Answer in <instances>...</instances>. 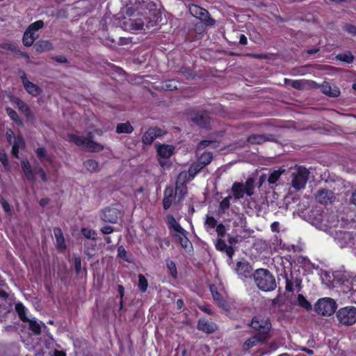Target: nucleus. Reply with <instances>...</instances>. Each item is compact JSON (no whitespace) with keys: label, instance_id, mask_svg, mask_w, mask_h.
Instances as JSON below:
<instances>
[{"label":"nucleus","instance_id":"obj_1","mask_svg":"<svg viewBox=\"0 0 356 356\" xmlns=\"http://www.w3.org/2000/svg\"><path fill=\"white\" fill-rule=\"evenodd\" d=\"M321 277L323 282L327 286H337V284H339L341 280L343 291L345 293L351 291V298L353 301L356 302V276L350 279H346L345 274L341 275L338 273L334 274L325 270H322Z\"/></svg>","mask_w":356,"mask_h":356},{"label":"nucleus","instance_id":"obj_2","mask_svg":"<svg viewBox=\"0 0 356 356\" xmlns=\"http://www.w3.org/2000/svg\"><path fill=\"white\" fill-rule=\"evenodd\" d=\"M254 280L257 287L263 291H272L277 286L274 275L265 268H259L253 274Z\"/></svg>","mask_w":356,"mask_h":356},{"label":"nucleus","instance_id":"obj_3","mask_svg":"<svg viewBox=\"0 0 356 356\" xmlns=\"http://www.w3.org/2000/svg\"><path fill=\"white\" fill-rule=\"evenodd\" d=\"M67 138L70 141L74 143V144L81 147L85 150L99 152L103 149V146L101 144L92 140L91 133H89L86 137L76 134H68Z\"/></svg>","mask_w":356,"mask_h":356},{"label":"nucleus","instance_id":"obj_4","mask_svg":"<svg viewBox=\"0 0 356 356\" xmlns=\"http://www.w3.org/2000/svg\"><path fill=\"white\" fill-rule=\"evenodd\" d=\"M210 291L212 294L214 301L222 309L227 311L229 309L227 302V293L222 283L218 280L215 284L210 285Z\"/></svg>","mask_w":356,"mask_h":356},{"label":"nucleus","instance_id":"obj_5","mask_svg":"<svg viewBox=\"0 0 356 356\" xmlns=\"http://www.w3.org/2000/svg\"><path fill=\"white\" fill-rule=\"evenodd\" d=\"M337 309V303L331 298H323L319 299L314 305L315 312L322 316H331Z\"/></svg>","mask_w":356,"mask_h":356},{"label":"nucleus","instance_id":"obj_6","mask_svg":"<svg viewBox=\"0 0 356 356\" xmlns=\"http://www.w3.org/2000/svg\"><path fill=\"white\" fill-rule=\"evenodd\" d=\"M250 326L259 331V334L261 335L263 339H268L269 338V331L271 329V323L268 318L261 316H254Z\"/></svg>","mask_w":356,"mask_h":356},{"label":"nucleus","instance_id":"obj_7","mask_svg":"<svg viewBox=\"0 0 356 356\" xmlns=\"http://www.w3.org/2000/svg\"><path fill=\"white\" fill-rule=\"evenodd\" d=\"M291 185L296 190H301L305 188L308 179L309 171L307 168L298 166L292 172Z\"/></svg>","mask_w":356,"mask_h":356},{"label":"nucleus","instance_id":"obj_8","mask_svg":"<svg viewBox=\"0 0 356 356\" xmlns=\"http://www.w3.org/2000/svg\"><path fill=\"white\" fill-rule=\"evenodd\" d=\"M338 321L344 325H352L356 323V307L353 306L344 307L337 312Z\"/></svg>","mask_w":356,"mask_h":356},{"label":"nucleus","instance_id":"obj_9","mask_svg":"<svg viewBox=\"0 0 356 356\" xmlns=\"http://www.w3.org/2000/svg\"><path fill=\"white\" fill-rule=\"evenodd\" d=\"M21 165L23 172L28 180L31 181H35V175L39 174L40 175L41 179L43 181H47V177L46 173L42 168L35 167L33 168L27 159L22 160L21 162Z\"/></svg>","mask_w":356,"mask_h":356},{"label":"nucleus","instance_id":"obj_10","mask_svg":"<svg viewBox=\"0 0 356 356\" xmlns=\"http://www.w3.org/2000/svg\"><path fill=\"white\" fill-rule=\"evenodd\" d=\"M44 23L42 20H38L29 25L23 36V43L25 46L30 47L33 44L38 38V30L42 29Z\"/></svg>","mask_w":356,"mask_h":356},{"label":"nucleus","instance_id":"obj_11","mask_svg":"<svg viewBox=\"0 0 356 356\" xmlns=\"http://www.w3.org/2000/svg\"><path fill=\"white\" fill-rule=\"evenodd\" d=\"M6 137L9 143L12 145V154L15 157L19 158V150L23 149L25 146L23 138L21 136L15 137L11 129L6 131Z\"/></svg>","mask_w":356,"mask_h":356},{"label":"nucleus","instance_id":"obj_12","mask_svg":"<svg viewBox=\"0 0 356 356\" xmlns=\"http://www.w3.org/2000/svg\"><path fill=\"white\" fill-rule=\"evenodd\" d=\"M145 22L141 18L125 19L121 24V28L129 32H136L143 29Z\"/></svg>","mask_w":356,"mask_h":356},{"label":"nucleus","instance_id":"obj_13","mask_svg":"<svg viewBox=\"0 0 356 356\" xmlns=\"http://www.w3.org/2000/svg\"><path fill=\"white\" fill-rule=\"evenodd\" d=\"M138 3H142L143 5L141 6L146 7L149 10V14L153 16V19L149 18V20L146 22V27L149 29L155 26L161 17L159 12L155 8V4L150 1H143Z\"/></svg>","mask_w":356,"mask_h":356},{"label":"nucleus","instance_id":"obj_14","mask_svg":"<svg viewBox=\"0 0 356 356\" xmlns=\"http://www.w3.org/2000/svg\"><path fill=\"white\" fill-rule=\"evenodd\" d=\"M189 11L193 16L201 20H204L207 24L212 25L214 24V20L208 17L209 13L207 10L196 5H191L189 7Z\"/></svg>","mask_w":356,"mask_h":356},{"label":"nucleus","instance_id":"obj_15","mask_svg":"<svg viewBox=\"0 0 356 356\" xmlns=\"http://www.w3.org/2000/svg\"><path fill=\"white\" fill-rule=\"evenodd\" d=\"M121 213L119 209L115 208H106L102 211L101 218L104 222L115 223L120 217Z\"/></svg>","mask_w":356,"mask_h":356},{"label":"nucleus","instance_id":"obj_16","mask_svg":"<svg viewBox=\"0 0 356 356\" xmlns=\"http://www.w3.org/2000/svg\"><path fill=\"white\" fill-rule=\"evenodd\" d=\"M204 166L198 162L193 164L188 170V175L186 172H181L179 175L177 177V185H178V183L184 181L188 177V179L191 180L194 177L195 175Z\"/></svg>","mask_w":356,"mask_h":356},{"label":"nucleus","instance_id":"obj_17","mask_svg":"<svg viewBox=\"0 0 356 356\" xmlns=\"http://www.w3.org/2000/svg\"><path fill=\"white\" fill-rule=\"evenodd\" d=\"M316 200L323 204H327L334 200V195L332 191L327 189L319 190L316 195Z\"/></svg>","mask_w":356,"mask_h":356},{"label":"nucleus","instance_id":"obj_18","mask_svg":"<svg viewBox=\"0 0 356 356\" xmlns=\"http://www.w3.org/2000/svg\"><path fill=\"white\" fill-rule=\"evenodd\" d=\"M334 239L340 248H344L353 243V234L348 232H337Z\"/></svg>","mask_w":356,"mask_h":356},{"label":"nucleus","instance_id":"obj_19","mask_svg":"<svg viewBox=\"0 0 356 356\" xmlns=\"http://www.w3.org/2000/svg\"><path fill=\"white\" fill-rule=\"evenodd\" d=\"M163 134L164 132L160 129L150 128L144 134L142 138L143 142L146 145H149L156 138Z\"/></svg>","mask_w":356,"mask_h":356},{"label":"nucleus","instance_id":"obj_20","mask_svg":"<svg viewBox=\"0 0 356 356\" xmlns=\"http://www.w3.org/2000/svg\"><path fill=\"white\" fill-rule=\"evenodd\" d=\"M186 234V231L184 230L183 232L175 235L174 237L179 242L181 247L186 252H190L193 250V245L187 238Z\"/></svg>","mask_w":356,"mask_h":356},{"label":"nucleus","instance_id":"obj_21","mask_svg":"<svg viewBox=\"0 0 356 356\" xmlns=\"http://www.w3.org/2000/svg\"><path fill=\"white\" fill-rule=\"evenodd\" d=\"M197 329L206 333H212L217 330V325L211 321L202 318L198 321Z\"/></svg>","mask_w":356,"mask_h":356},{"label":"nucleus","instance_id":"obj_22","mask_svg":"<svg viewBox=\"0 0 356 356\" xmlns=\"http://www.w3.org/2000/svg\"><path fill=\"white\" fill-rule=\"evenodd\" d=\"M166 222L170 229V233L172 234L173 236L177 234H179L185 230L181 227L179 222H177L175 218L171 215H168L166 217Z\"/></svg>","mask_w":356,"mask_h":356},{"label":"nucleus","instance_id":"obj_23","mask_svg":"<svg viewBox=\"0 0 356 356\" xmlns=\"http://www.w3.org/2000/svg\"><path fill=\"white\" fill-rule=\"evenodd\" d=\"M22 83L24 87L27 92L31 94L33 96H37L40 93V89L38 86H37L33 83L29 81L25 74L22 76Z\"/></svg>","mask_w":356,"mask_h":356},{"label":"nucleus","instance_id":"obj_24","mask_svg":"<svg viewBox=\"0 0 356 356\" xmlns=\"http://www.w3.org/2000/svg\"><path fill=\"white\" fill-rule=\"evenodd\" d=\"M175 152V148L169 145H160L157 147V153L159 156L163 159L170 158Z\"/></svg>","mask_w":356,"mask_h":356},{"label":"nucleus","instance_id":"obj_25","mask_svg":"<svg viewBox=\"0 0 356 356\" xmlns=\"http://www.w3.org/2000/svg\"><path fill=\"white\" fill-rule=\"evenodd\" d=\"M321 91L330 97H338L340 95V90L337 86H332L329 83L325 82L321 86Z\"/></svg>","mask_w":356,"mask_h":356},{"label":"nucleus","instance_id":"obj_26","mask_svg":"<svg viewBox=\"0 0 356 356\" xmlns=\"http://www.w3.org/2000/svg\"><path fill=\"white\" fill-rule=\"evenodd\" d=\"M338 223V220L334 216H324L319 228L325 231H327L328 228L335 227Z\"/></svg>","mask_w":356,"mask_h":356},{"label":"nucleus","instance_id":"obj_27","mask_svg":"<svg viewBox=\"0 0 356 356\" xmlns=\"http://www.w3.org/2000/svg\"><path fill=\"white\" fill-rule=\"evenodd\" d=\"M174 200V192L172 188H167L164 191L163 204L164 209H168L172 204Z\"/></svg>","mask_w":356,"mask_h":356},{"label":"nucleus","instance_id":"obj_28","mask_svg":"<svg viewBox=\"0 0 356 356\" xmlns=\"http://www.w3.org/2000/svg\"><path fill=\"white\" fill-rule=\"evenodd\" d=\"M191 119L195 123L202 127H207L209 124V118L203 113H195L194 116L191 117Z\"/></svg>","mask_w":356,"mask_h":356},{"label":"nucleus","instance_id":"obj_29","mask_svg":"<svg viewBox=\"0 0 356 356\" xmlns=\"http://www.w3.org/2000/svg\"><path fill=\"white\" fill-rule=\"evenodd\" d=\"M54 233L56 240V245L58 248L63 250L65 248V238L60 229L55 228Z\"/></svg>","mask_w":356,"mask_h":356},{"label":"nucleus","instance_id":"obj_30","mask_svg":"<svg viewBox=\"0 0 356 356\" xmlns=\"http://www.w3.org/2000/svg\"><path fill=\"white\" fill-rule=\"evenodd\" d=\"M36 154L40 161L45 164L46 163H51V158L47 154V151L43 147H39L36 149Z\"/></svg>","mask_w":356,"mask_h":356},{"label":"nucleus","instance_id":"obj_31","mask_svg":"<svg viewBox=\"0 0 356 356\" xmlns=\"http://www.w3.org/2000/svg\"><path fill=\"white\" fill-rule=\"evenodd\" d=\"M11 102L18 107V108L24 113L26 115L29 116L30 114V110L27 105L17 97H13Z\"/></svg>","mask_w":356,"mask_h":356},{"label":"nucleus","instance_id":"obj_32","mask_svg":"<svg viewBox=\"0 0 356 356\" xmlns=\"http://www.w3.org/2000/svg\"><path fill=\"white\" fill-rule=\"evenodd\" d=\"M267 339H263L261 334H257L254 335L252 337L247 339L245 342V345L248 348L255 346L258 343H263L266 341Z\"/></svg>","mask_w":356,"mask_h":356},{"label":"nucleus","instance_id":"obj_33","mask_svg":"<svg viewBox=\"0 0 356 356\" xmlns=\"http://www.w3.org/2000/svg\"><path fill=\"white\" fill-rule=\"evenodd\" d=\"M244 188L245 186H243V184L235 183L233 184L232 190L235 198L240 199L243 197L245 194Z\"/></svg>","mask_w":356,"mask_h":356},{"label":"nucleus","instance_id":"obj_34","mask_svg":"<svg viewBox=\"0 0 356 356\" xmlns=\"http://www.w3.org/2000/svg\"><path fill=\"white\" fill-rule=\"evenodd\" d=\"M217 220L212 216H207L204 222V227L208 232L211 233L217 226Z\"/></svg>","mask_w":356,"mask_h":356},{"label":"nucleus","instance_id":"obj_35","mask_svg":"<svg viewBox=\"0 0 356 356\" xmlns=\"http://www.w3.org/2000/svg\"><path fill=\"white\" fill-rule=\"evenodd\" d=\"M133 130L134 128L129 122L119 124L116 127V132L118 134H130Z\"/></svg>","mask_w":356,"mask_h":356},{"label":"nucleus","instance_id":"obj_36","mask_svg":"<svg viewBox=\"0 0 356 356\" xmlns=\"http://www.w3.org/2000/svg\"><path fill=\"white\" fill-rule=\"evenodd\" d=\"M15 310L17 312L19 318L22 321H28V317L26 316V309L23 305L22 303L18 302L15 305Z\"/></svg>","mask_w":356,"mask_h":356},{"label":"nucleus","instance_id":"obj_37","mask_svg":"<svg viewBox=\"0 0 356 356\" xmlns=\"http://www.w3.org/2000/svg\"><path fill=\"white\" fill-rule=\"evenodd\" d=\"M234 224L236 227L243 228L246 225V218L243 213H236L234 218Z\"/></svg>","mask_w":356,"mask_h":356},{"label":"nucleus","instance_id":"obj_38","mask_svg":"<svg viewBox=\"0 0 356 356\" xmlns=\"http://www.w3.org/2000/svg\"><path fill=\"white\" fill-rule=\"evenodd\" d=\"M213 158V155L211 152H204L199 159L198 163L202 165L204 167L211 163Z\"/></svg>","mask_w":356,"mask_h":356},{"label":"nucleus","instance_id":"obj_39","mask_svg":"<svg viewBox=\"0 0 356 356\" xmlns=\"http://www.w3.org/2000/svg\"><path fill=\"white\" fill-rule=\"evenodd\" d=\"M36 49L38 51H49L52 48L51 42L47 40H42L38 42L36 44Z\"/></svg>","mask_w":356,"mask_h":356},{"label":"nucleus","instance_id":"obj_40","mask_svg":"<svg viewBox=\"0 0 356 356\" xmlns=\"http://www.w3.org/2000/svg\"><path fill=\"white\" fill-rule=\"evenodd\" d=\"M285 171V170H273L268 178L269 184H275L280 177L281 175Z\"/></svg>","mask_w":356,"mask_h":356},{"label":"nucleus","instance_id":"obj_41","mask_svg":"<svg viewBox=\"0 0 356 356\" xmlns=\"http://www.w3.org/2000/svg\"><path fill=\"white\" fill-rule=\"evenodd\" d=\"M297 301L298 305L303 307L306 310H310L312 309V305L302 295L299 294L298 296Z\"/></svg>","mask_w":356,"mask_h":356},{"label":"nucleus","instance_id":"obj_42","mask_svg":"<svg viewBox=\"0 0 356 356\" xmlns=\"http://www.w3.org/2000/svg\"><path fill=\"white\" fill-rule=\"evenodd\" d=\"M25 322H28L29 323L30 329L36 334H38L40 332L41 325L40 323L37 322L33 319L28 318V321Z\"/></svg>","mask_w":356,"mask_h":356},{"label":"nucleus","instance_id":"obj_43","mask_svg":"<svg viewBox=\"0 0 356 356\" xmlns=\"http://www.w3.org/2000/svg\"><path fill=\"white\" fill-rule=\"evenodd\" d=\"M248 142L252 144H261L266 140V138L263 135L256 134L250 136L248 139Z\"/></svg>","mask_w":356,"mask_h":356},{"label":"nucleus","instance_id":"obj_44","mask_svg":"<svg viewBox=\"0 0 356 356\" xmlns=\"http://www.w3.org/2000/svg\"><path fill=\"white\" fill-rule=\"evenodd\" d=\"M81 233L86 238L95 240L97 238L96 232L91 229L83 227L81 229Z\"/></svg>","mask_w":356,"mask_h":356},{"label":"nucleus","instance_id":"obj_45","mask_svg":"<svg viewBox=\"0 0 356 356\" xmlns=\"http://www.w3.org/2000/svg\"><path fill=\"white\" fill-rule=\"evenodd\" d=\"M148 286V282L145 277L141 274L138 275V287L140 291H146Z\"/></svg>","mask_w":356,"mask_h":356},{"label":"nucleus","instance_id":"obj_46","mask_svg":"<svg viewBox=\"0 0 356 356\" xmlns=\"http://www.w3.org/2000/svg\"><path fill=\"white\" fill-rule=\"evenodd\" d=\"M166 266H167V268H168L170 275L173 277H176L177 271L175 263L172 260L167 259L166 260Z\"/></svg>","mask_w":356,"mask_h":356},{"label":"nucleus","instance_id":"obj_47","mask_svg":"<svg viewBox=\"0 0 356 356\" xmlns=\"http://www.w3.org/2000/svg\"><path fill=\"white\" fill-rule=\"evenodd\" d=\"M86 168L90 171H95L98 168V163L95 160H88L84 163Z\"/></svg>","mask_w":356,"mask_h":356},{"label":"nucleus","instance_id":"obj_48","mask_svg":"<svg viewBox=\"0 0 356 356\" xmlns=\"http://www.w3.org/2000/svg\"><path fill=\"white\" fill-rule=\"evenodd\" d=\"M6 113L8 115L10 118V119L13 120L14 122L19 124L22 123L17 113L14 110L8 107L6 108Z\"/></svg>","mask_w":356,"mask_h":356},{"label":"nucleus","instance_id":"obj_49","mask_svg":"<svg viewBox=\"0 0 356 356\" xmlns=\"http://www.w3.org/2000/svg\"><path fill=\"white\" fill-rule=\"evenodd\" d=\"M243 186H245L244 192L245 194L249 196L253 194L254 186L252 180H248L245 184H243Z\"/></svg>","mask_w":356,"mask_h":356},{"label":"nucleus","instance_id":"obj_50","mask_svg":"<svg viewBox=\"0 0 356 356\" xmlns=\"http://www.w3.org/2000/svg\"><path fill=\"white\" fill-rule=\"evenodd\" d=\"M231 196L225 197L220 203V210L224 213L230 205Z\"/></svg>","mask_w":356,"mask_h":356},{"label":"nucleus","instance_id":"obj_51","mask_svg":"<svg viewBox=\"0 0 356 356\" xmlns=\"http://www.w3.org/2000/svg\"><path fill=\"white\" fill-rule=\"evenodd\" d=\"M337 58L347 63H350L353 61V56L350 53L339 54Z\"/></svg>","mask_w":356,"mask_h":356},{"label":"nucleus","instance_id":"obj_52","mask_svg":"<svg viewBox=\"0 0 356 356\" xmlns=\"http://www.w3.org/2000/svg\"><path fill=\"white\" fill-rule=\"evenodd\" d=\"M238 273H241V271H243L245 274L244 275L245 277L250 276V266L248 264H238Z\"/></svg>","mask_w":356,"mask_h":356},{"label":"nucleus","instance_id":"obj_53","mask_svg":"<svg viewBox=\"0 0 356 356\" xmlns=\"http://www.w3.org/2000/svg\"><path fill=\"white\" fill-rule=\"evenodd\" d=\"M215 230L217 232L218 236L220 238L223 237L225 234V227L222 223L218 224L215 228Z\"/></svg>","mask_w":356,"mask_h":356},{"label":"nucleus","instance_id":"obj_54","mask_svg":"<svg viewBox=\"0 0 356 356\" xmlns=\"http://www.w3.org/2000/svg\"><path fill=\"white\" fill-rule=\"evenodd\" d=\"M118 256L127 261H129V260L126 257L127 251L123 246L118 247Z\"/></svg>","mask_w":356,"mask_h":356},{"label":"nucleus","instance_id":"obj_55","mask_svg":"<svg viewBox=\"0 0 356 356\" xmlns=\"http://www.w3.org/2000/svg\"><path fill=\"white\" fill-rule=\"evenodd\" d=\"M0 161L2 163L4 167L7 168L8 166L7 155L3 150L0 151Z\"/></svg>","mask_w":356,"mask_h":356},{"label":"nucleus","instance_id":"obj_56","mask_svg":"<svg viewBox=\"0 0 356 356\" xmlns=\"http://www.w3.org/2000/svg\"><path fill=\"white\" fill-rule=\"evenodd\" d=\"M216 248L217 250L222 251L225 248H227V245H226L225 242L222 238H219L218 240H217V241L216 243Z\"/></svg>","mask_w":356,"mask_h":356},{"label":"nucleus","instance_id":"obj_57","mask_svg":"<svg viewBox=\"0 0 356 356\" xmlns=\"http://www.w3.org/2000/svg\"><path fill=\"white\" fill-rule=\"evenodd\" d=\"M101 232L104 234H108L113 232V228L109 225H105L101 228Z\"/></svg>","mask_w":356,"mask_h":356},{"label":"nucleus","instance_id":"obj_58","mask_svg":"<svg viewBox=\"0 0 356 356\" xmlns=\"http://www.w3.org/2000/svg\"><path fill=\"white\" fill-rule=\"evenodd\" d=\"M289 83L293 88L300 89L302 88V83L300 81H289Z\"/></svg>","mask_w":356,"mask_h":356},{"label":"nucleus","instance_id":"obj_59","mask_svg":"<svg viewBox=\"0 0 356 356\" xmlns=\"http://www.w3.org/2000/svg\"><path fill=\"white\" fill-rule=\"evenodd\" d=\"M1 202L4 211L9 213L10 212V207L9 204L5 200H2Z\"/></svg>","mask_w":356,"mask_h":356},{"label":"nucleus","instance_id":"obj_60","mask_svg":"<svg viewBox=\"0 0 356 356\" xmlns=\"http://www.w3.org/2000/svg\"><path fill=\"white\" fill-rule=\"evenodd\" d=\"M346 30L347 32L351 34H356V27L352 25H348L346 26Z\"/></svg>","mask_w":356,"mask_h":356},{"label":"nucleus","instance_id":"obj_61","mask_svg":"<svg viewBox=\"0 0 356 356\" xmlns=\"http://www.w3.org/2000/svg\"><path fill=\"white\" fill-rule=\"evenodd\" d=\"M271 230L274 232H279L280 223L278 222H273L270 225Z\"/></svg>","mask_w":356,"mask_h":356},{"label":"nucleus","instance_id":"obj_62","mask_svg":"<svg viewBox=\"0 0 356 356\" xmlns=\"http://www.w3.org/2000/svg\"><path fill=\"white\" fill-rule=\"evenodd\" d=\"M239 41L241 44H246L248 42L247 38L243 34L240 35Z\"/></svg>","mask_w":356,"mask_h":356},{"label":"nucleus","instance_id":"obj_63","mask_svg":"<svg viewBox=\"0 0 356 356\" xmlns=\"http://www.w3.org/2000/svg\"><path fill=\"white\" fill-rule=\"evenodd\" d=\"M53 356H66L65 353L60 350H54Z\"/></svg>","mask_w":356,"mask_h":356},{"label":"nucleus","instance_id":"obj_64","mask_svg":"<svg viewBox=\"0 0 356 356\" xmlns=\"http://www.w3.org/2000/svg\"><path fill=\"white\" fill-rule=\"evenodd\" d=\"M351 202L356 207V190L352 194Z\"/></svg>","mask_w":356,"mask_h":356}]
</instances>
